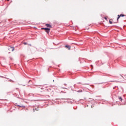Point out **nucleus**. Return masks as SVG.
<instances>
[{
	"mask_svg": "<svg viewBox=\"0 0 126 126\" xmlns=\"http://www.w3.org/2000/svg\"><path fill=\"white\" fill-rule=\"evenodd\" d=\"M118 17L117 18V21L119 20V19H120V17H124V16H126V15L121 14V15H118Z\"/></svg>",
	"mask_w": 126,
	"mask_h": 126,
	"instance_id": "nucleus-1",
	"label": "nucleus"
},
{
	"mask_svg": "<svg viewBox=\"0 0 126 126\" xmlns=\"http://www.w3.org/2000/svg\"><path fill=\"white\" fill-rule=\"evenodd\" d=\"M51 30V29L48 28L46 31H45V32H46V33H47V34H49L50 33V31Z\"/></svg>",
	"mask_w": 126,
	"mask_h": 126,
	"instance_id": "nucleus-2",
	"label": "nucleus"
},
{
	"mask_svg": "<svg viewBox=\"0 0 126 126\" xmlns=\"http://www.w3.org/2000/svg\"><path fill=\"white\" fill-rule=\"evenodd\" d=\"M45 26L49 28H52V26L49 24H46Z\"/></svg>",
	"mask_w": 126,
	"mask_h": 126,
	"instance_id": "nucleus-3",
	"label": "nucleus"
},
{
	"mask_svg": "<svg viewBox=\"0 0 126 126\" xmlns=\"http://www.w3.org/2000/svg\"><path fill=\"white\" fill-rule=\"evenodd\" d=\"M65 48L68 49V50H70V46H69L66 45V46H65Z\"/></svg>",
	"mask_w": 126,
	"mask_h": 126,
	"instance_id": "nucleus-4",
	"label": "nucleus"
},
{
	"mask_svg": "<svg viewBox=\"0 0 126 126\" xmlns=\"http://www.w3.org/2000/svg\"><path fill=\"white\" fill-rule=\"evenodd\" d=\"M10 49H11L12 52H13V51H14V48L10 47Z\"/></svg>",
	"mask_w": 126,
	"mask_h": 126,
	"instance_id": "nucleus-5",
	"label": "nucleus"
},
{
	"mask_svg": "<svg viewBox=\"0 0 126 126\" xmlns=\"http://www.w3.org/2000/svg\"><path fill=\"white\" fill-rule=\"evenodd\" d=\"M41 29L42 30H45V31L48 29V28H41Z\"/></svg>",
	"mask_w": 126,
	"mask_h": 126,
	"instance_id": "nucleus-6",
	"label": "nucleus"
},
{
	"mask_svg": "<svg viewBox=\"0 0 126 126\" xmlns=\"http://www.w3.org/2000/svg\"><path fill=\"white\" fill-rule=\"evenodd\" d=\"M119 100H120L121 101H122L123 100V99L122 98V97H119Z\"/></svg>",
	"mask_w": 126,
	"mask_h": 126,
	"instance_id": "nucleus-7",
	"label": "nucleus"
},
{
	"mask_svg": "<svg viewBox=\"0 0 126 126\" xmlns=\"http://www.w3.org/2000/svg\"><path fill=\"white\" fill-rule=\"evenodd\" d=\"M109 23L110 24H112L113 22L111 21H109Z\"/></svg>",
	"mask_w": 126,
	"mask_h": 126,
	"instance_id": "nucleus-8",
	"label": "nucleus"
},
{
	"mask_svg": "<svg viewBox=\"0 0 126 126\" xmlns=\"http://www.w3.org/2000/svg\"><path fill=\"white\" fill-rule=\"evenodd\" d=\"M104 19H105V20H107V17H104Z\"/></svg>",
	"mask_w": 126,
	"mask_h": 126,
	"instance_id": "nucleus-9",
	"label": "nucleus"
},
{
	"mask_svg": "<svg viewBox=\"0 0 126 126\" xmlns=\"http://www.w3.org/2000/svg\"><path fill=\"white\" fill-rule=\"evenodd\" d=\"M24 45H27V43H24Z\"/></svg>",
	"mask_w": 126,
	"mask_h": 126,
	"instance_id": "nucleus-10",
	"label": "nucleus"
},
{
	"mask_svg": "<svg viewBox=\"0 0 126 126\" xmlns=\"http://www.w3.org/2000/svg\"><path fill=\"white\" fill-rule=\"evenodd\" d=\"M124 76H125V78H126V75H125Z\"/></svg>",
	"mask_w": 126,
	"mask_h": 126,
	"instance_id": "nucleus-11",
	"label": "nucleus"
},
{
	"mask_svg": "<svg viewBox=\"0 0 126 126\" xmlns=\"http://www.w3.org/2000/svg\"><path fill=\"white\" fill-rule=\"evenodd\" d=\"M92 67H93V65H91Z\"/></svg>",
	"mask_w": 126,
	"mask_h": 126,
	"instance_id": "nucleus-12",
	"label": "nucleus"
},
{
	"mask_svg": "<svg viewBox=\"0 0 126 126\" xmlns=\"http://www.w3.org/2000/svg\"><path fill=\"white\" fill-rule=\"evenodd\" d=\"M35 110H36V111H38L36 109H35Z\"/></svg>",
	"mask_w": 126,
	"mask_h": 126,
	"instance_id": "nucleus-13",
	"label": "nucleus"
},
{
	"mask_svg": "<svg viewBox=\"0 0 126 126\" xmlns=\"http://www.w3.org/2000/svg\"><path fill=\"white\" fill-rule=\"evenodd\" d=\"M20 107H22V108H23V106H20Z\"/></svg>",
	"mask_w": 126,
	"mask_h": 126,
	"instance_id": "nucleus-14",
	"label": "nucleus"
},
{
	"mask_svg": "<svg viewBox=\"0 0 126 126\" xmlns=\"http://www.w3.org/2000/svg\"><path fill=\"white\" fill-rule=\"evenodd\" d=\"M8 1H9V0H7Z\"/></svg>",
	"mask_w": 126,
	"mask_h": 126,
	"instance_id": "nucleus-15",
	"label": "nucleus"
}]
</instances>
